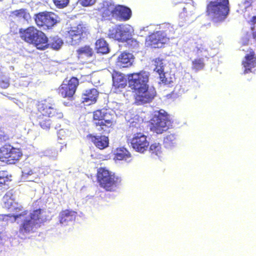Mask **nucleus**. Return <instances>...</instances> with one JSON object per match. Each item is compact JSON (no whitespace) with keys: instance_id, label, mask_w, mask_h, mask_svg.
Segmentation results:
<instances>
[{"instance_id":"f257e3e1","label":"nucleus","mask_w":256,"mask_h":256,"mask_svg":"<svg viewBox=\"0 0 256 256\" xmlns=\"http://www.w3.org/2000/svg\"><path fill=\"white\" fill-rule=\"evenodd\" d=\"M36 107V120L40 126L43 130H48L52 126V120H61L64 118L62 110L55 102L50 98L38 100Z\"/></svg>"},{"instance_id":"f03ea898","label":"nucleus","mask_w":256,"mask_h":256,"mask_svg":"<svg viewBox=\"0 0 256 256\" xmlns=\"http://www.w3.org/2000/svg\"><path fill=\"white\" fill-rule=\"evenodd\" d=\"M19 34L22 40L32 44L38 50H44L48 48V39L46 34L34 26L20 28Z\"/></svg>"},{"instance_id":"7ed1b4c3","label":"nucleus","mask_w":256,"mask_h":256,"mask_svg":"<svg viewBox=\"0 0 256 256\" xmlns=\"http://www.w3.org/2000/svg\"><path fill=\"white\" fill-rule=\"evenodd\" d=\"M96 176L100 186L107 192H116L122 182L120 176L106 168H100L98 170Z\"/></svg>"},{"instance_id":"20e7f679","label":"nucleus","mask_w":256,"mask_h":256,"mask_svg":"<svg viewBox=\"0 0 256 256\" xmlns=\"http://www.w3.org/2000/svg\"><path fill=\"white\" fill-rule=\"evenodd\" d=\"M110 114L106 110H97L92 112V125L95 130L100 134L109 133L114 124L112 118H109Z\"/></svg>"},{"instance_id":"39448f33","label":"nucleus","mask_w":256,"mask_h":256,"mask_svg":"<svg viewBox=\"0 0 256 256\" xmlns=\"http://www.w3.org/2000/svg\"><path fill=\"white\" fill-rule=\"evenodd\" d=\"M230 10L229 0L210 1L206 8L207 15L212 16L216 22L224 21L229 14Z\"/></svg>"},{"instance_id":"423d86ee","label":"nucleus","mask_w":256,"mask_h":256,"mask_svg":"<svg viewBox=\"0 0 256 256\" xmlns=\"http://www.w3.org/2000/svg\"><path fill=\"white\" fill-rule=\"evenodd\" d=\"M150 123L151 131L162 134L168 129L172 122L168 113L164 110H160L154 112Z\"/></svg>"},{"instance_id":"0eeeda50","label":"nucleus","mask_w":256,"mask_h":256,"mask_svg":"<svg viewBox=\"0 0 256 256\" xmlns=\"http://www.w3.org/2000/svg\"><path fill=\"white\" fill-rule=\"evenodd\" d=\"M108 36L110 38H114L118 42H125L128 44L132 43L134 45L138 44L136 40L130 38L131 32L130 28L123 24L116 25L110 28Z\"/></svg>"},{"instance_id":"6e6552de","label":"nucleus","mask_w":256,"mask_h":256,"mask_svg":"<svg viewBox=\"0 0 256 256\" xmlns=\"http://www.w3.org/2000/svg\"><path fill=\"white\" fill-rule=\"evenodd\" d=\"M22 150L10 144H5L0 147V160L7 164L16 163L22 156Z\"/></svg>"},{"instance_id":"1a4fd4ad","label":"nucleus","mask_w":256,"mask_h":256,"mask_svg":"<svg viewBox=\"0 0 256 256\" xmlns=\"http://www.w3.org/2000/svg\"><path fill=\"white\" fill-rule=\"evenodd\" d=\"M134 92V103L142 105L150 102L156 96V90L154 87L146 86L132 90Z\"/></svg>"},{"instance_id":"9d476101","label":"nucleus","mask_w":256,"mask_h":256,"mask_svg":"<svg viewBox=\"0 0 256 256\" xmlns=\"http://www.w3.org/2000/svg\"><path fill=\"white\" fill-rule=\"evenodd\" d=\"M58 16L52 12L44 11L34 14V21L39 28L49 30L54 27L58 22Z\"/></svg>"},{"instance_id":"9b49d317","label":"nucleus","mask_w":256,"mask_h":256,"mask_svg":"<svg viewBox=\"0 0 256 256\" xmlns=\"http://www.w3.org/2000/svg\"><path fill=\"white\" fill-rule=\"evenodd\" d=\"M149 72L140 70L127 75L128 86L133 90L136 89L148 86Z\"/></svg>"},{"instance_id":"f8f14e48","label":"nucleus","mask_w":256,"mask_h":256,"mask_svg":"<svg viewBox=\"0 0 256 256\" xmlns=\"http://www.w3.org/2000/svg\"><path fill=\"white\" fill-rule=\"evenodd\" d=\"M89 34L88 30L84 24H78L68 32L66 38L72 45L78 44Z\"/></svg>"},{"instance_id":"ddd939ff","label":"nucleus","mask_w":256,"mask_h":256,"mask_svg":"<svg viewBox=\"0 0 256 256\" xmlns=\"http://www.w3.org/2000/svg\"><path fill=\"white\" fill-rule=\"evenodd\" d=\"M79 84L78 80L75 77L64 82L58 88V93L64 98H70L75 94Z\"/></svg>"},{"instance_id":"4468645a","label":"nucleus","mask_w":256,"mask_h":256,"mask_svg":"<svg viewBox=\"0 0 256 256\" xmlns=\"http://www.w3.org/2000/svg\"><path fill=\"white\" fill-rule=\"evenodd\" d=\"M242 50L246 52L242 62V65L244 68V74L252 72V68L256 67V54L254 50L250 48L246 50L243 48Z\"/></svg>"},{"instance_id":"2eb2a0df","label":"nucleus","mask_w":256,"mask_h":256,"mask_svg":"<svg viewBox=\"0 0 256 256\" xmlns=\"http://www.w3.org/2000/svg\"><path fill=\"white\" fill-rule=\"evenodd\" d=\"M130 143L132 148L136 152L143 153L146 151L149 146V142L147 136L142 132L134 134L130 140Z\"/></svg>"},{"instance_id":"dca6fc26","label":"nucleus","mask_w":256,"mask_h":256,"mask_svg":"<svg viewBox=\"0 0 256 256\" xmlns=\"http://www.w3.org/2000/svg\"><path fill=\"white\" fill-rule=\"evenodd\" d=\"M168 42L158 30L148 36L145 40V46L151 48H159L164 46Z\"/></svg>"},{"instance_id":"f3484780","label":"nucleus","mask_w":256,"mask_h":256,"mask_svg":"<svg viewBox=\"0 0 256 256\" xmlns=\"http://www.w3.org/2000/svg\"><path fill=\"white\" fill-rule=\"evenodd\" d=\"M76 52L78 60L83 63L94 55V50L88 44L79 47Z\"/></svg>"},{"instance_id":"a211bd4d","label":"nucleus","mask_w":256,"mask_h":256,"mask_svg":"<svg viewBox=\"0 0 256 256\" xmlns=\"http://www.w3.org/2000/svg\"><path fill=\"white\" fill-rule=\"evenodd\" d=\"M86 138L90 140L96 148L100 150H104L108 146L109 138L108 136L104 135L96 136L88 134Z\"/></svg>"},{"instance_id":"6ab92c4d","label":"nucleus","mask_w":256,"mask_h":256,"mask_svg":"<svg viewBox=\"0 0 256 256\" xmlns=\"http://www.w3.org/2000/svg\"><path fill=\"white\" fill-rule=\"evenodd\" d=\"M113 86L115 92L118 93L120 88H124L127 85L124 75L114 70L112 74Z\"/></svg>"},{"instance_id":"aec40b11","label":"nucleus","mask_w":256,"mask_h":256,"mask_svg":"<svg viewBox=\"0 0 256 256\" xmlns=\"http://www.w3.org/2000/svg\"><path fill=\"white\" fill-rule=\"evenodd\" d=\"M76 214V212L71 210H62L58 216L59 222L62 224L67 225L68 222L75 220Z\"/></svg>"},{"instance_id":"412c9836","label":"nucleus","mask_w":256,"mask_h":256,"mask_svg":"<svg viewBox=\"0 0 256 256\" xmlns=\"http://www.w3.org/2000/svg\"><path fill=\"white\" fill-rule=\"evenodd\" d=\"M176 29L174 26L170 23H164L160 26L158 32L163 36L167 42L170 39L173 38L175 34Z\"/></svg>"},{"instance_id":"4be33fe9","label":"nucleus","mask_w":256,"mask_h":256,"mask_svg":"<svg viewBox=\"0 0 256 256\" xmlns=\"http://www.w3.org/2000/svg\"><path fill=\"white\" fill-rule=\"evenodd\" d=\"M98 96V92L94 88L86 90L82 94V102L83 103H88V104H93L96 102Z\"/></svg>"},{"instance_id":"5701e85b","label":"nucleus","mask_w":256,"mask_h":256,"mask_svg":"<svg viewBox=\"0 0 256 256\" xmlns=\"http://www.w3.org/2000/svg\"><path fill=\"white\" fill-rule=\"evenodd\" d=\"M132 12L130 8L120 5L116 6L114 17H118L122 20L126 21L131 17Z\"/></svg>"},{"instance_id":"b1692460","label":"nucleus","mask_w":256,"mask_h":256,"mask_svg":"<svg viewBox=\"0 0 256 256\" xmlns=\"http://www.w3.org/2000/svg\"><path fill=\"white\" fill-rule=\"evenodd\" d=\"M36 224L30 218L24 219L19 228L20 232L22 234H28L34 232Z\"/></svg>"},{"instance_id":"393cba45","label":"nucleus","mask_w":256,"mask_h":256,"mask_svg":"<svg viewBox=\"0 0 256 256\" xmlns=\"http://www.w3.org/2000/svg\"><path fill=\"white\" fill-rule=\"evenodd\" d=\"M252 30V36L247 33L241 38V43L242 46L254 45L256 46V26L251 27Z\"/></svg>"},{"instance_id":"a878e982","label":"nucleus","mask_w":256,"mask_h":256,"mask_svg":"<svg viewBox=\"0 0 256 256\" xmlns=\"http://www.w3.org/2000/svg\"><path fill=\"white\" fill-rule=\"evenodd\" d=\"M116 65L120 68H128L132 64L130 54L126 52L122 53L118 58Z\"/></svg>"},{"instance_id":"bb28decb","label":"nucleus","mask_w":256,"mask_h":256,"mask_svg":"<svg viewBox=\"0 0 256 256\" xmlns=\"http://www.w3.org/2000/svg\"><path fill=\"white\" fill-rule=\"evenodd\" d=\"M95 49L98 53L102 54H106L110 52L108 44L103 38H98L96 40Z\"/></svg>"},{"instance_id":"cd10ccee","label":"nucleus","mask_w":256,"mask_h":256,"mask_svg":"<svg viewBox=\"0 0 256 256\" xmlns=\"http://www.w3.org/2000/svg\"><path fill=\"white\" fill-rule=\"evenodd\" d=\"M102 8V16L104 17H108L110 16L114 17L116 6H115L114 4L110 2H106L104 4Z\"/></svg>"},{"instance_id":"c85d7f7f","label":"nucleus","mask_w":256,"mask_h":256,"mask_svg":"<svg viewBox=\"0 0 256 256\" xmlns=\"http://www.w3.org/2000/svg\"><path fill=\"white\" fill-rule=\"evenodd\" d=\"M3 207L6 209L10 208L14 202V195L12 192L8 191L4 196L2 198Z\"/></svg>"},{"instance_id":"c756f323","label":"nucleus","mask_w":256,"mask_h":256,"mask_svg":"<svg viewBox=\"0 0 256 256\" xmlns=\"http://www.w3.org/2000/svg\"><path fill=\"white\" fill-rule=\"evenodd\" d=\"M12 175L7 170H0V190L5 188L8 183L12 180Z\"/></svg>"},{"instance_id":"7c9ffc66","label":"nucleus","mask_w":256,"mask_h":256,"mask_svg":"<svg viewBox=\"0 0 256 256\" xmlns=\"http://www.w3.org/2000/svg\"><path fill=\"white\" fill-rule=\"evenodd\" d=\"M130 156L129 152L124 147L117 148L114 153V158L118 160H126Z\"/></svg>"},{"instance_id":"2f4dec72","label":"nucleus","mask_w":256,"mask_h":256,"mask_svg":"<svg viewBox=\"0 0 256 256\" xmlns=\"http://www.w3.org/2000/svg\"><path fill=\"white\" fill-rule=\"evenodd\" d=\"M158 74V78L160 80V84L164 85L169 84L173 82L174 78L167 72H160L157 73Z\"/></svg>"},{"instance_id":"473e14b6","label":"nucleus","mask_w":256,"mask_h":256,"mask_svg":"<svg viewBox=\"0 0 256 256\" xmlns=\"http://www.w3.org/2000/svg\"><path fill=\"white\" fill-rule=\"evenodd\" d=\"M43 210L41 208H38L34 210L30 214V218L36 224L38 222H41L44 220L42 216Z\"/></svg>"},{"instance_id":"72a5a7b5","label":"nucleus","mask_w":256,"mask_h":256,"mask_svg":"<svg viewBox=\"0 0 256 256\" xmlns=\"http://www.w3.org/2000/svg\"><path fill=\"white\" fill-rule=\"evenodd\" d=\"M10 16L13 18H22L26 19L29 16L30 14L26 8H20L16 10L10 12Z\"/></svg>"},{"instance_id":"f704fd0d","label":"nucleus","mask_w":256,"mask_h":256,"mask_svg":"<svg viewBox=\"0 0 256 256\" xmlns=\"http://www.w3.org/2000/svg\"><path fill=\"white\" fill-rule=\"evenodd\" d=\"M177 140L174 134L167 135L164 139V144L166 148H171L176 144Z\"/></svg>"},{"instance_id":"c9c22d12","label":"nucleus","mask_w":256,"mask_h":256,"mask_svg":"<svg viewBox=\"0 0 256 256\" xmlns=\"http://www.w3.org/2000/svg\"><path fill=\"white\" fill-rule=\"evenodd\" d=\"M152 62H154V71L156 72V73L163 72L164 67V65L163 63V59L158 58L153 60Z\"/></svg>"},{"instance_id":"e433bc0d","label":"nucleus","mask_w":256,"mask_h":256,"mask_svg":"<svg viewBox=\"0 0 256 256\" xmlns=\"http://www.w3.org/2000/svg\"><path fill=\"white\" fill-rule=\"evenodd\" d=\"M253 2V0H244L238 4V12L242 13L245 12L246 9L252 6Z\"/></svg>"},{"instance_id":"4c0bfd02","label":"nucleus","mask_w":256,"mask_h":256,"mask_svg":"<svg viewBox=\"0 0 256 256\" xmlns=\"http://www.w3.org/2000/svg\"><path fill=\"white\" fill-rule=\"evenodd\" d=\"M150 152L156 156L162 153V147L159 142H154L152 144L149 148Z\"/></svg>"},{"instance_id":"58836bf2","label":"nucleus","mask_w":256,"mask_h":256,"mask_svg":"<svg viewBox=\"0 0 256 256\" xmlns=\"http://www.w3.org/2000/svg\"><path fill=\"white\" fill-rule=\"evenodd\" d=\"M63 44L62 40L58 38H54L51 42L48 44V47L50 46L53 50H58L62 46Z\"/></svg>"},{"instance_id":"ea45409f","label":"nucleus","mask_w":256,"mask_h":256,"mask_svg":"<svg viewBox=\"0 0 256 256\" xmlns=\"http://www.w3.org/2000/svg\"><path fill=\"white\" fill-rule=\"evenodd\" d=\"M204 66V63L202 58H196L192 61V69L196 71L202 70Z\"/></svg>"},{"instance_id":"a19ab883","label":"nucleus","mask_w":256,"mask_h":256,"mask_svg":"<svg viewBox=\"0 0 256 256\" xmlns=\"http://www.w3.org/2000/svg\"><path fill=\"white\" fill-rule=\"evenodd\" d=\"M54 6L58 8H63L67 6L70 0H52Z\"/></svg>"},{"instance_id":"79ce46f5","label":"nucleus","mask_w":256,"mask_h":256,"mask_svg":"<svg viewBox=\"0 0 256 256\" xmlns=\"http://www.w3.org/2000/svg\"><path fill=\"white\" fill-rule=\"evenodd\" d=\"M78 2L81 6L86 7L92 6L94 4L96 0H78Z\"/></svg>"},{"instance_id":"37998d69","label":"nucleus","mask_w":256,"mask_h":256,"mask_svg":"<svg viewBox=\"0 0 256 256\" xmlns=\"http://www.w3.org/2000/svg\"><path fill=\"white\" fill-rule=\"evenodd\" d=\"M130 128L132 129V130L135 131L136 130L141 129V123L135 121H132L130 122Z\"/></svg>"},{"instance_id":"c03bdc74","label":"nucleus","mask_w":256,"mask_h":256,"mask_svg":"<svg viewBox=\"0 0 256 256\" xmlns=\"http://www.w3.org/2000/svg\"><path fill=\"white\" fill-rule=\"evenodd\" d=\"M9 136L4 132L0 130V143L6 142L10 140Z\"/></svg>"},{"instance_id":"a18cd8bd","label":"nucleus","mask_w":256,"mask_h":256,"mask_svg":"<svg viewBox=\"0 0 256 256\" xmlns=\"http://www.w3.org/2000/svg\"><path fill=\"white\" fill-rule=\"evenodd\" d=\"M58 134L60 139H62L63 138H64V137L66 135V134H65V131L62 129L60 130Z\"/></svg>"},{"instance_id":"49530a36","label":"nucleus","mask_w":256,"mask_h":256,"mask_svg":"<svg viewBox=\"0 0 256 256\" xmlns=\"http://www.w3.org/2000/svg\"><path fill=\"white\" fill-rule=\"evenodd\" d=\"M248 24L252 26H254L256 24V16H252L251 19L248 21Z\"/></svg>"},{"instance_id":"de8ad7c7","label":"nucleus","mask_w":256,"mask_h":256,"mask_svg":"<svg viewBox=\"0 0 256 256\" xmlns=\"http://www.w3.org/2000/svg\"><path fill=\"white\" fill-rule=\"evenodd\" d=\"M9 83L8 82H4V80L0 81V86L2 88H6L8 86Z\"/></svg>"},{"instance_id":"09e8293b","label":"nucleus","mask_w":256,"mask_h":256,"mask_svg":"<svg viewBox=\"0 0 256 256\" xmlns=\"http://www.w3.org/2000/svg\"><path fill=\"white\" fill-rule=\"evenodd\" d=\"M33 174L32 172V170L28 172L26 174L28 175L32 174Z\"/></svg>"},{"instance_id":"8fccbe9b","label":"nucleus","mask_w":256,"mask_h":256,"mask_svg":"<svg viewBox=\"0 0 256 256\" xmlns=\"http://www.w3.org/2000/svg\"><path fill=\"white\" fill-rule=\"evenodd\" d=\"M60 127V125H59L58 126H55V128H59Z\"/></svg>"},{"instance_id":"3c124183","label":"nucleus","mask_w":256,"mask_h":256,"mask_svg":"<svg viewBox=\"0 0 256 256\" xmlns=\"http://www.w3.org/2000/svg\"><path fill=\"white\" fill-rule=\"evenodd\" d=\"M21 216H22V214H20L18 216H16V217L18 218V217H20Z\"/></svg>"},{"instance_id":"603ef678","label":"nucleus","mask_w":256,"mask_h":256,"mask_svg":"<svg viewBox=\"0 0 256 256\" xmlns=\"http://www.w3.org/2000/svg\"><path fill=\"white\" fill-rule=\"evenodd\" d=\"M4 0H0V2H4Z\"/></svg>"},{"instance_id":"864d4df0","label":"nucleus","mask_w":256,"mask_h":256,"mask_svg":"<svg viewBox=\"0 0 256 256\" xmlns=\"http://www.w3.org/2000/svg\"><path fill=\"white\" fill-rule=\"evenodd\" d=\"M185 8H184V11L185 10Z\"/></svg>"}]
</instances>
